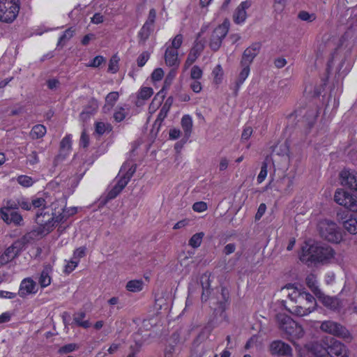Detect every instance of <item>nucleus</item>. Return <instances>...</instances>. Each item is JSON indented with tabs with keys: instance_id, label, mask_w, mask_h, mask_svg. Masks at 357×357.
Here are the masks:
<instances>
[{
	"instance_id": "obj_23",
	"label": "nucleus",
	"mask_w": 357,
	"mask_h": 357,
	"mask_svg": "<svg viewBox=\"0 0 357 357\" xmlns=\"http://www.w3.org/2000/svg\"><path fill=\"white\" fill-rule=\"evenodd\" d=\"M250 3L248 1H243L236 8L234 14V20L237 24H241L245 22L247 14L245 10L248 8Z\"/></svg>"
},
{
	"instance_id": "obj_14",
	"label": "nucleus",
	"mask_w": 357,
	"mask_h": 357,
	"mask_svg": "<svg viewBox=\"0 0 357 357\" xmlns=\"http://www.w3.org/2000/svg\"><path fill=\"white\" fill-rule=\"evenodd\" d=\"M340 180L342 185L357 190V172L351 169H343L340 174Z\"/></svg>"
},
{
	"instance_id": "obj_35",
	"label": "nucleus",
	"mask_w": 357,
	"mask_h": 357,
	"mask_svg": "<svg viewBox=\"0 0 357 357\" xmlns=\"http://www.w3.org/2000/svg\"><path fill=\"white\" fill-rule=\"evenodd\" d=\"M153 94V91L151 87H142L139 90L137 95V105H141L143 103L140 102V100H146L149 99Z\"/></svg>"
},
{
	"instance_id": "obj_49",
	"label": "nucleus",
	"mask_w": 357,
	"mask_h": 357,
	"mask_svg": "<svg viewBox=\"0 0 357 357\" xmlns=\"http://www.w3.org/2000/svg\"><path fill=\"white\" fill-rule=\"evenodd\" d=\"M77 261H75L74 259L71 258L69 261H66V264L64 266V272L66 273H70L73 271L75 268L78 265Z\"/></svg>"
},
{
	"instance_id": "obj_4",
	"label": "nucleus",
	"mask_w": 357,
	"mask_h": 357,
	"mask_svg": "<svg viewBox=\"0 0 357 357\" xmlns=\"http://www.w3.org/2000/svg\"><path fill=\"white\" fill-rule=\"evenodd\" d=\"M56 201L51 202L49 208H43V211L38 212L36 215V221L40 227V232L47 234L50 233L56 225L60 223L59 213L62 210L57 209Z\"/></svg>"
},
{
	"instance_id": "obj_29",
	"label": "nucleus",
	"mask_w": 357,
	"mask_h": 357,
	"mask_svg": "<svg viewBox=\"0 0 357 357\" xmlns=\"http://www.w3.org/2000/svg\"><path fill=\"white\" fill-rule=\"evenodd\" d=\"M181 126L186 137H189L192 129V119L188 115H184L181 119Z\"/></svg>"
},
{
	"instance_id": "obj_30",
	"label": "nucleus",
	"mask_w": 357,
	"mask_h": 357,
	"mask_svg": "<svg viewBox=\"0 0 357 357\" xmlns=\"http://www.w3.org/2000/svg\"><path fill=\"white\" fill-rule=\"evenodd\" d=\"M86 313L84 312H78L73 315V321L80 327L88 328L91 326L89 320H85Z\"/></svg>"
},
{
	"instance_id": "obj_7",
	"label": "nucleus",
	"mask_w": 357,
	"mask_h": 357,
	"mask_svg": "<svg viewBox=\"0 0 357 357\" xmlns=\"http://www.w3.org/2000/svg\"><path fill=\"white\" fill-rule=\"evenodd\" d=\"M17 209L16 204L11 199L8 200L0 210L2 220L6 224L20 225L23 219L22 215L17 211Z\"/></svg>"
},
{
	"instance_id": "obj_10",
	"label": "nucleus",
	"mask_w": 357,
	"mask_h": 357,
	"mask_svg": "<svg viewBox=\"0 0 357 357\" xmlns=\"http://www.w3.org/2000/svg\"><path fill=\"white\" fill-rule=\"evenodd\" d=\"M320 328L321 330L325 333L342 337L344 340H350L351 339L349 331L337 323L331 321H325L321 323Z\"/></svg>"
},
{
	"instance_id": "obj_53",
	"label": "nucleus",
	"mask_w": 357,
	"mask_h": 357,
	"mask_svg": "<svg viewBox=\"0 0 357 357\" xmlns=\"http://www.w3.org/2000/svg\"><path fill=\"white\" fill-rule=\"evenodd\" d=\"M345 208L353 212L357 213V197L356 196L350 195Z\"/></svg>"
},
{
	"instance_id": "obj_36",
	"label": "nucleus",
	"mask_w": 357,
	"mask_h": 357,
	"mask_svg": "<svg viewBox=\"0 0 357 357\" xmlns=\"http://www.w3.org/2000/svg\"><path fill=\"white\" fill-rule=\"evenodd\" d=\"M276 319L279 328L285 333L290 325L289 324V321H287V319L291 318L288 315L279 314L277 315Z\"/></svg>"
},
{
	"instance_id": "obj_33",
	"label": "nucleus",
	"mask_w": 357,
	"mask_h": 357,
	"mask_svg": "<svg viewBox=\"0 0 357 357\" xmlns=\"http://www.w3.org/2000/svg\"><path fill=\"white\" fill-rule=\"evenodd\" d=\"M46 131V128L43 125L38 124L32 128L29 135L32 139H37L43 137Z\"/></svg>"
},
{
	"instance_id": "obj_8",
	"label": "nucleus",
	"mask_w": 357,
	"mask_h": 357,
	"mask_svg": "<svg viewBox=\"0 0 357 357\" xmlns=\"http://www.w3.org/2000/svg\"><path fill=\"white\" fill-rule=\"evenodd\" d=\"M229 29V23L227 20L214 29L209 40V46L213 50L217 51L220 47L222 40L227 36Z\"/></svg>"
},
{
	"instance_id": "obj_43",
	"label": "nucleus",
	"mask_w": 357,
	"mask_h": 357,
	"mask_svg": "<svg viewBox=\"0 0 357 357\" xmlns=\"http://www.w3.org/2000/svg\"><path fill=\"white\" fill-rule=\"evenodd\" d=\"M17 205V208L20 206L24 210L29 211L32 208V203L31 201L29 202L24 197H20L17 199H11Z\"/></svg>"
},
{
	"instance_id": "obj_64",
	"label": "nucleus",
	"mask_w": 357,
	"mask_h": 357,
	"mask_svg": "<svg viewBox=\"0 0 357 357\" xmlns=\"http://www.w3.org/2000/svg\"><path fill=\"white\" fill-rule=\"evenodd\" d=\"M105 17L100 13H96L91 18V22L94 24H99L104 22Z\"/></svg>"
},
{
	"instance_id": "obj_26",
	"label": "nucleus",
	"mask_w": 357,
	"mask_h": 357,
	"mask_svg": "<svg viewBox=\"0 0 357 357\" xmlns=\"http://www.w3.org/2000/svg\"><path fill=\"white\" fill-rule=\"evenodd\" d=\"M294 187V178L291 176H284L278 182V188L280 190L289 193Z\"/></svg>"
},
{
	"instance_id": "obj_37",
	"label": "nucleus",
	"mask_w": 357,
	"mask_h": 357,
	"mask_svg": "<svg viewBox=\"0 0 357 357\" xmlns=\"http://www.w3.org/2000/svg\"><path fill=\"white\" fill-rule=\"evenodd\" d=\"M135 172V168L132 165L124 164L120 169L119 174L123 176L130 181Z\"/></svg>"
},
{
	"instance_id": "obj_62",
	"label": "nucleus",
	"mask_w": 357,
	"mask_h": 357,
	"mask_svg": "<svg viewBox=\"0 0 357 357\" xmlns=\"http://www.w3.org/2000/svg\"><path fill=\"white\" fill-rule=\"evenodd\" d=\"M105 61V59L102 56H96L91 61V63L88 65L89 67L97 68L100 66L103 62Z\"/></svg>"
},
{
	"instance_id": "obj_6",
	"label": "nucleus",
	"mask_w": 357,
	"mask_h": 357,
	"mask_svg": "<svg viewBox=\"0 0 357 357\" xmlns=\"http://www.w3.org/2000/svg\"><path fill=\"white\" fill-rule=\"evenodd\" d=\"M20 10L19 0H0V22L11 23Z\"/></svg>"
},
{
	"instance_id": "obj_31",
	"label": "nucleus",
	"mask_w": 357,
	"mask_h": 357,
	"mask_svg": "<svg viewBox=\"0 0 357 357\" xmlns=\"http://www.w3.org/2000/svg\"><path fill=\"white\" fill-rule=\"evenodd\" d=\"M144 286V281L142 280H132L127 282L126 289L130 292H139L141 291Z\"/></svg>"
},
{
	"instance_id": "obj_41",
	"label": "nucleus",
	"mask_w": 357,
	"mask_h": 357,
	"mask_svg": "<svg viewBox=\"0 0 357 357\" xmlns=\"http://www.w3.org/2000/svg\"><path fill=\"white\" fill-rule=\"evenodd\" d=\"M204 236V232H199L194 234L189 240V245H190L193 248H197L199 247L201 245Z\"/></svg>"
},
{
	"instance_id": "obj_38",
	"label": "nucleus",
	"mask_w": 357,
	"mask_h": 357,
	"mask_svg": "<svg viewBox=\"0 0 357 357\" xmlns=\"http://www.w3.org/2000/svg\"><path fill=\"white\" fill-rule=\"evenodd\" d=\"M287 0H274L273 12L275 16L280 15L286 7Z\"/></svg>"
},
{
	"instance_id": "obj_52",
	"label": "nucleus",
	"mask_w": 357,
	"mask_h": 357,
	"mask_svg": "<svg viewBox=\"0 0 357 357\" xmlns=\"http://www.w3.org/2000/svg\"><path fill=\"white\" fill-rule=\"evenodd\" d=\"M298 18L303 21L312 22L316 19V15L314 13H309L307 11H301L298 13Z\"/></svg>"
},
{
	"instance_id": "obj_5",
	"label": "nucleus",
	"mask_w": 357,
	"mask_h": 357,
	"mask_svg": "<svg viewBox=\"0 0 357 357\" xmlns=\"http://www.w3.org/2000/svg\"><path fill=\"white\" fill-rule=\"evenodd\" d=\"M319 232L323 238L333 243H339L342 240V234L335 222L324 220L319 222Z\"/></svg>"
},
{
	"instance_id": "obj_40",
	"label": "nucleus",
	"mask_w": 357,
	"mask_h": 357,
	"mask_svg": "<svg viewBox=\"0 0 357 357\" xmlns=\"http://www.w3.org/2000/svg\"><path fill=\"white\" fill-rule=\"evenodd\" d=\"M128 114V108L123 107H117L114 113V119L116 122L123 121Z\"/></svg>"
},
{
	"instance_id": "obj_19",
	"label": "nucleus",
	"mask_w": 357,
	"mask_h": 357,
	"mask_svg": "<svg viewBox=\"0 0 357 357\" xmlns=\"http://www.w3.org/2000/svg\"><path fill=\"white\" fill-rule=\"evenodd\" d=\"M341 222L344 229L350 234H357V215H349L341 218Z\"/></svg>"
},
{
	"instance_id": "obj_46",
	"label": "nucleus",
	"mask_w": 357,
	"mask_h": 357,
	"mask_svg": "<svg viewBox=\"0 0 357 357\" xmlns=\"http://www.w3.org/2000/svg\"><path fill=\"white\" fill-rule=\"evenodd\" d=\"M17 181L20 185L25 188L31 186L34 183V181L31 177L26 175H21L18 176Z\"/></svg>"
},
{
	"instance_id": "obj_32",
	"label": "nucleus",
	"mask_w": 357,
	"mask_h": 357,
	"mask_svg": "<svg viewBox=\"0 0 357 357\" xmlns=\"http://www.w3.org/2000/svg\"><path fill=\"white\" fill-rule=\"evenodd\" d=\"M350 195H351L344 190L337 189L335 193L334 199L336 203L345 207Z\"/></svg>"
},
{
	"instance_id": "obj_61",
	"label": "nucleus",
	"mask_w": 357,
	"mask_h": 357,
	"mask_svg": "<svg viewBox=\"0 0 357 357\" xmlns=\"http://www.w3.org/2000/svg\"><path fill=\"white\" fill-rule=\"evenodd\" d=\"M192 209L196 212H204L207 209V204L204 202H195L192 205Z\"/></svg>"
},
{
	"instance_id": "obj_22",
	"label": "nucleus",
	"mask_w": 357,
	"mask_h": 357,
	"mask_svg": "<svg viewBox=\"0 0 357 357\" xmlns=\"http://www.w3.org/2000/svg\"><path fill=\"white\" fill-rule=\"evenodd\" d=\"M317 298L326 307L331 310H336L340 306V301L336 297L325 295L322 291L317 296Z\"/></svg>"
},
{
	"instance_id": "obj_55",
	"label": "nucleus",
	"mask_w": 357,
	"mask_h": 357,
	"mask_svg": "<svg viewBox=\"0 0 357 357\" xmlns=\"http://www.w3.org/2000/svg\"><path fill=\"white\" fill-rule=\"evenodd\" d=\"M123 189L119 187L116 183L112 188L108 192L107 195V199H112L115 198L122 190Z\"/></svg>"
},
{
	"instance_id": "obj_44",
	"label": "nucleus",
	"mask_w": 357,
	"mask_h": 357,
	"mask_svg": "<svg viewBox=\"0 0 357 357\" xmlns=\"http://www.w3.org/2000/svg\"><path fill=\"white\" fill-rule=\"evenodd\" d=\"M223 75L222 66L220 65L216 66L212 72L214 82L218 84H220L222 82Z\"/></svg>"
},
{
	"instance_id": "obj_25",
	"label": "nucleus",
	"mask_w": 357,
	"mask_h": 357,
	"mask_svg": "<svg viewBox=\"0 0 357 357\" xmlns=\"http://www.w3.org/2000/svg\"><path fill=\"white\" fill-rule=\"evenodd\" d=\"M119 98V94L116 91H112L108 93L105 98V104L102 107L105 113L109 112L113 108Z\"/></svg>"
},
{
	"instance_id": "obj_9",
	"label": "nucleus",
	"mask_w": 357,
	"mask_h": 357,
	"mask_svg": "<svg viewBox=\"0 0 357 357\" xmlns=\"http://www.w3.org/2000/svg\"><path fill=\"white\" fill-rule=\"evenodd\" d=\"M298 357H327V347H324L321 343L312 342L306 344L303 348L298 347Z\"/></svg>"
},
{
	"instance_id": "obj_1",
	"label": "nucleus",
	"mask_w": 357,
	"mask_h": 357,
	"mask_svg": "<svg viewBox=\"0 0 357 357\" xmlns=\"http://www.w3.org/2000/svg\"><path fill=\"white\" fill-rule=\"evenodd\" d=\"M282 290L287 291L290 303L285 307L292 314L304 317L315 310L317 302L310 293L298 289L292 284L287 285Z\"/></svg>"
},
{
	"instance_id": "obj_24",
	"label": "nucleus",
	"mask_w": 357,
	"mask_h": 357,
	"mask_svg": "<svg viewBox=\"0 0 357 357\" xmlns=\"http://www.w3.org/2000/svg\"><path fill=\"white\" fill-rule=\"evenodd\" d=\"M51 273L52 268L50 266H45L38 278V283L41 287L45 288L50 284L52 280Z\"/></svg>"
},
{
	"instance_id": "obj_28",
	"label": "nucleus",
	"mask_w": 357,
	"mask_h": 357,
	"mask_svg": "<svg viewBox=\"0 0 357 357\" xmlns=\"http://www.w3.org/2000/svg\"><path fill=\"white\" fill-rule=\"evenodd\" d=\"M250 64L241 62V71L236 79L237 87H240L241 84L248 78L250 74Z\"/></svg>"
},
{
	"instance_id": "obj_3",
	"label": "nucleus",
	"mask_w": 357,
	"mask_h": 357,
	"mask_svg": "<svg viewBox=\"0 0 357 357\" xmlns=\"http://www.w3.org/2000/svg\"><path fill=\"white\" fill-rule=\"evenodd\" d=\"M335 255L334 250L328 245H321L319 243H314L310 244L306 243L302 247V252L300 255L301 261L307 262H331Z\"/></svg>"
},
{
	"instance_id": "obj_13",
	"label": "nucleus",
	"mask_w": 357,
	"mask_h": 357,
	"mask_svg": "<svg viewBox=\"0 0 357 357\" xmlns=\"http://www.w3.org/2000/svg\"><path fill=\"white\" fill-rule=\"evenodd\" d=\"M270 351L273 355L280 356H291L292 349L287 343L281 340H275L272 342L269 347Z\"/></svg>"
},
{
	"instance_id": "obj_20",
	"label": "nucleus",
	"mask_w": 357,
	"mask_h": 357,
	"mask_svg": "<svg viewBox=\"0 0 357 357\" xmlns=\"http://www.w3.org/2000/svg\"><path fill=\"white\" fill-rule=\"evenodd\" d=\"M165 61L169 66L178 67L180 63L178 51L174 48L167 47L165 53Z\"/></svg>"
},
{
	"instance_id": "obj_59",
	"label": "nucleus",
	"mask_w": 357,
	"mask_h": 357,
	"mask_svg": "<svg viewBox=\"0 0 357 357\" xmlns=\"http://www.w3.org/2000/svg\"><path fill=\"white\" fill-rule=\"evenodd\" d=\"M77 349V346L75 344L71 343L63 346L59 350L60 354H68L72 352Z\"/></svg>"
},
{
	"instance_id": "obj_48",
	"label": "nucleus",
	"mask_w": 357,
	"mask_h": 357,
	"mask_svg": "<svg viewBox=\"0 0 357 357\" xmlns=\"http://www.w3.org/2000/svg\"><path fill=\"white\" fill-rule=\"evenodd\" d=\"M278 155L287 156L289 153V148L286 143L280 144L275 146L274 151Z\"/></svg>"
},
{
	"instance_id": "obj_60",
	"label": "nucleus",
	"mask_w": 357,
	"mask_h": 357,
	"mask_svg": "<svg viewBox=\"0 0 357 357\" xmlns=\"http://www.w3.org/2000/svg\"><path fill=\"white\" fill-rule=\"evenodd\" d=\"M164 77V71L162 68H158L153 70L151 75L152 79L154 82L160 81Z\"/></svg>"
},
{
	"instance_id": "obj_58",
	"label": "nucleus",
	"mask_w": 357,
	"mask_h": 357,
	"mask_svg": "<svg viewBox=\"0 0 357 357\" xmlns=\"http://www.w3.org/2000/svg\"><path fill=\"white\" fill-rule=\"evenodd\" d=\"M318 116V110L314 109L311 111L307 116H306V119L308 121V125L310 127H312L314 123L316 121L317 117Z\"/></svg>"
},
{
	"instance_id": "obj_15",
	"label": "nucleus",
	"mask_w": 357,
	"mask_h": 357,
	"mask_svg": "<svg viewBox=\"0 0 357 357\" xmlns=\"http://www.w3.org/2000/svg\"><path fill=\"white\" fill-rule=\"evenodd\" d=\"M327 351L331 357H348L346 347L333 339H331L330 345L327 347Z\"/></svg>"
},
{
	"instance_id": "obj_18",
	"label": "nucleus",
	"mask_w": 357,
	"mask_h": 357,
	"mask_svg": "<svg viewBox=\"0 0 357 357\" xmlns=\"http://www.w3.org/2000/svg\"><path fill=\"white\" fill-rule=\"evenodd\" d=\"M261 45L254 43L248 47L243 52L241 62L251 64L255 56L259 54Z\"/></svg>"
},
{
	"instance_id": "obj_47",
	"label": "nucleus",
	"mask_w": 357,
	"mask_h": 357,
	"mask_svg": "<svg viewBox=\"0 0 357 357\" xmlns=\"http://www.w3.org/2000/svg\"><path fill=\"white\" fill-rule=\"evenodd\" d=\"M152 30L153 26L144 24L139 32L140 40L145 41L148 38Z\"/></svg>"
},
{
	"instance_id": "obj_57",
	"label": "nucleus",
	"mask_w": 357,
	"mask_h": 357,
	"mask_svg": "<svg viewBox=\"0 0 357 357\" xmlns=\"http://www.w3.org/2000/svg\"><path fill=\"white\" fill-rule=\"evenodd\" d=\"M149 53L142 52L137 58V62L139 67H143L149 59Z\"/></svg>"
},
{
	"instance_id": "obj_42",
	"label": "nucleus",
	"mask_w": 357,
	"mask_h": 357,
	"mask_svg": "<svg viewBox=\"0 0 357 357\" xmlns=\"http://www.w3.org/2000/svg\"><path fill=\"white\" fill-rule=\"evenodd\" d=\"M95 128H96V132L98 135H103V134H105L106 132H109L112 130V126L109 123L102 122V121L97 122L96 123Z\"/></svg>"
},
{
	"instance_id": "obj_2",
	"label": "nucleus",
	"mask_w": 357,
	"mask_h": 357,
	"mask_svg": "<svg viewBox=\"0 0 357 357\" xmlns=\"http://www.w3.org/2000/svg\"><path fill=\"white\" fill-rule=\"evenodd\" d=\"M328 45L332 50L328 60V67L330 68H335L337 70H340L351 50V46L348 40V36L344 35L339 38H333L331 40L328 42Z\"/></svg>"
},
{
	"instance_id": "obj_17",
	"label": "nucleus",
	"mask_w": 357,
	"mask_h": 357,
	"mask_svg": "<svg viewBox=\"0 0 357 357\" xmlns=\"http://www.w3.org/2000/svg\"><path fill=\"white\" fill-rule=\"evenodd\" d=\"M56 204H58L57 209L61 208L62 210L59 213V222H63L66 221L70 217L74 215L77 213V207H69L66 208V202L64 200H56Z\"/></svg>"
},
{
	"instance_id": "obj_39",
	"label": "nucleus",
	"mask_w": 357,
	"mask_h": 357,
	"mask_svg": "<svg viewBox=\"0 0 357 357\" xmlns=\"http://www.w3.org/2000/svg\"><path fill=\"white\" fill-rule=\"evenodd\" d=\"M71 137L70 135L66 136L61 142L60 152L61 154L66 155L71 149Z\"/></svg>"
},
{
	"instance_id": "obj_16",
	"label": "nucleus",
	"mask_w": 357,
	"mask_h": 357,
	"mask_svg": "<svg viewBox=\"0 0 357 357\" xmlns=\"http://www.w3.org/2000/svg\"><path fill=\"white\" fill-rule=\"evenodd\" d=\"M37 291L36 282L31 278H27L21 282L18 294L21 297H24L29 294H36Z\"/></svg>"
},
{
	"instance_id": "obj_63",
	"label": "nucleus",
	"mask_w": 357,
	"mask_h": 357,
	"mask_svg": "<svg viewBox=\"0 0 357 357\" xmlns=\"http://www.w3.org/2000/svg\"><path fill=\"white\" fill-rule=\"evenodd\" d=\"M108 70L112 73H115L118 70V59L116 57H112L109 63Z\"/></svg>"
},
{
	"instance_id": "obj_51",
	"label": "nucleus",
	"mask_w": 357,
	"mask_h": 357,
	"mask_svg": "<svg viewBox=\"0 0 357 357\" xmlns=\"http://www.w3.org/2000/svg\"><path fill=\"white\" fill-rule=\"evenodd\" d=\"M202 70L197 66H194L190 70V77L193 80H199L202 77Z\"/></svg>"
},
{
	"instance_id": "obj_56",
	"label": "nucleus",
	"mask_w": 357,
	"mask_h": 357,
	"mask_svg": "<svg viewBox=\"0 0 357 357\" xmlns=\"http://www.w3.org/2000/svg\"><path fill=\"white\" fill-rule=\"evenodd\" d=\"M85 250L84 247L78 248L74 251L72 258L79 263L80 259L85 255Z\"/></svg>"
},
{
	"instance_id": "obj_34",
	"label": "nucleus",
	"mask_w": 357,
	"mask_h": 357,
	"mask_svg": "<svg viewBox=\"0 0 357 357\" xmlns=\"http://www.w3.org/2000/svg\"><path fill=\"white\" fill-rule=\"evenodd\" d=\"M200 54V50L194 47L192 48L184 63L183 70L185 71L188 69V68L192 65V63L196 61Z\"/></svg>"
},
{
	"instance_id": "obj_12",
	"label": "nucleus",
	"mask_w": 357,
	"mask_h": 357,
	"mask_svg": "<svg viewBox=\"0 0 357 357\" xmlns=\"http://www.w3.org/2000/svg\"><path fill=\"white\" fill-rule=\"evenodd\" d=\"M289 321V327L285 332V334L287 335L288 340L291 342H294L296 348L298 347V345L296 344L294 341L296 340H299L304 336L305 332L302 326L298 324L295 321L292 319H287Z\"/></svg>"
},
{
	"instance_id": "obj_50",
	"label": "nucleus",
	"mask_w": 357,
	"mask_h": 357,
	"mask_svg": "<svg viewBox=\"0 0 357 357\" xmlns=\"http://www.w3.org/2000/svg\"><path fill=\"white\" fill-rule=\"evenodd\" d=\"M183 43V36L181 34L176 35L172 40L171 45L167 46L168 48H174L178 50L180 48Z\"/></svg>"
},
{
	"instance_id": "obj_11",
	"label": "nucleus",
	"mask_w": 357,
	"mask_h": 357,
	"mask_svg": "<svg viewBox=\"0 0 357 357\" xmlns=\"http://www.w3.org/2000/svg\"><path fill=\"white\" fill-rule=\"evenodd\" d=\"M22 249V243L15 241L3 251L0 250V265H5L11 261L20 254Z\"/></svg>"
},
{
	"instance_id": "obj_54",
	"label": "nucleus",
	"mask_w": 357,
	"mask_h": 357,
	"mask_svg": "<svg viewBox=\"0 0 357 357\" xmlns=\"http://www.w3.org/2000/svg\"><path fill=\"white\" fill-rule=\"evenodd\" d=\"M267 167V163L264 162L262 163L260 172L257 178L258 183H261L266 178L268 174Z\"/></svg>"
},
{
	"instance_id": "obj_27",
	"label": "nucleus",
	"mask_w": 357,
	"mask_h": 357,
	"mask_svg": "<svg viewBox=\"0 0 357 357\" xmlns=\"http://www.w3.org/2000/svg\"><path fill=\"white\" fill-rule=\"evenodd\" d=\"M305 282L307 286L314 294L316 296L320 294L321 290L319 288V286L317 284V280L314 275H308L306 277Z\"/></svg>"
},
{
	"instance_id": "obj_21",
	"label": "nucleus",
	"mask_w": 357,
	"mask_h": 357,
	"mask_svg": "<svg viewBox=\"0 0 357 357\" xmlns=\"http://www.w3.org/2000/svg\"><path fill=\"white\" fill-rule=\"evenodd\" d=\"M50 196L46 194L36 195L31 198L32 207L34 208H41L43 211L45 208H49L48 204H51Z\"/></svg>"
},
{
	"instance_id": "obj_45",
	"label": "nucleus",
	"mask_w": 357,
	"mask_h": 357,
	"mask_svg": "<svg viewBox=\"0 0 357 357\" xmlns=\"http://www.w3.org/2000/svg\"><path fill=\"white\" fill-rule=\"evenodd\" d=\"M75 31L73 28L66 29L63 33L60 36L58 45H63L68 40H69L74 35Z\"/></svg>"
}]
</instances>
